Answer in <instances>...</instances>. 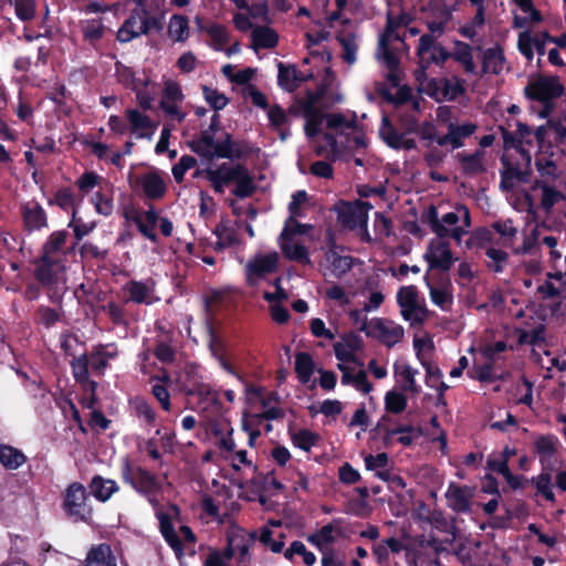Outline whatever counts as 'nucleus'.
Instances as JSON below:
<instances>
[{"label": "nucleus", "instance_id": "obj_1", "mask_svg": "<svg viewBox=\"0 0 566 566\" xmlns=\"http://www.w3.org/2000/svg\"><path fill=\"white\" fill-rule=\"evenodd\" d=\"M305 134L307 137H314L322 130L325 123L326 132L324 134L325 146H318L316 154L334 161L342 158L346 153L356 151L366 147V136L364 129L358 125L356 116L347 117L340 113L321 114L312 106L305 109Z\"/></svg>", "mask_w": 566, "mask_h": 566}, {"label": "nucleus", "instance_id": "obj_2", "mask_svg": "<svg viewBox=\"0 0 566 566\" xmlns=\"http://www.w3.org/2000/svg\"><path fill=\"white\" fill-rule=\"evenodd\" d=\"M504 144V154L501 158V188L513 190L518 184L525 181L528 175L532 155L528 148L522 146V140L513 137L507 129L501 128Z\"/></svg>", "mask_w": 566, "mask_h": 566}, {"label": "nucleus", "instance_id": "obj_3", "mask_svg": "<svg viewBox=\"0 0 566 566\" xmlns=\"http://www.w3.org/2000/svg\"><path fill=\"white\" fill-rule=\"evenodd\" d=\"M409 21L408 14H394L390 11L387 13L386 29L379 35L376 56L387 67L389 72L387 77L392 83L398 81L396 71L399 65V45L406 50L408 49L405 43V38L400 34V30L407 27Z\"/></svg>", "mask_w": 566, "mask_h": 566}, {"label": "nucleus", "instance_id": "obj_4", "mask_svg": "<svg viewBox=\"0 0 566 566\" xmlns=\"http://www.w3.org/2000/svg\"><path fill=\"white\" fill-rule=\"evenodd\" d=\"M205 175L218 193H223L224 188L230 184H235L232 192L239 198L250 197L256 189L253 177L241 164L223 163L216 167H208Z\"/></svg>", "mask_w": 566, "mask_h": 566}, {"label": "nucleus", "instance_id": "obj_5", "mask_svg": "<svg viewBox=\"0 0 566 566\" xmlns=\"http://www.w3.org/2000/svg\"><path fill=\"white\" fill-rule=\"evenodd\" d=\"M178 509L171 506L167 512L158 511L157 518L163 537L179 558L185 555V544L193 545L197 538L192 530L187 525L180 526L178 532L175 530L172 516L178 515Z\"/></svg>", "mask_w": 566, "mask_h": 566}, {"label": "nucleus", "instance_id": "obj_6", "mask_svg": "<svg viewBox=\"0 0 566 566\" xmlns=\"http://www.w3.org/2000/svg\"><path fill=\"white\" fill-rule=\"evenodd\" d=\"M397 303L402 318L412 327L422 325L432 314L415 285L400 287L397 292Z\"/></svg>", "mask_w": 566, "mask_h": 566}, {"label": "nucleus", "instance_id": "obj_7", "mask_svg": "<svg viewBox=\"0 0 566 566\" xmlns=\"http://www.w3.org/2000/svg\"><path fill=\"white\" fill-rule=\"evenodd\" d=\"M161 29L163 23L159 17L150 13L148 9L135 8L119 28L117 40L127 43L143 34H148L151 30L160 31Z\"/></svg>", "mask_w": 566, "mask_h": 566}, {"label": "nucleus", "instance_id": "obj_8", "mask_svg": "<svg viewBox=\"0 0 566 566\" xmlns=\"http://www.w3.org/2000/svg\"><path fill=\"white\" fill-rule=\"evenodd\" d=\"M423 219L436 237L444 239L452 238L458 243H461L462 238L465 234V228L459 227V213L451 211L439 217L438 209L434 206H430L426 210Z\"/></svg>", "mask_w": 566, "mask_h": 566}, {"label": "nucleus", "instance_id": "obj_9", "mask_svg": "<svg viewBox=\"0 0 566 566\" xmlns=\"http://www.w3.org/2000/svg\"><path fill=\"white\" fill-rule=\"evenodd\" d=\"M62 507L66 516L75 523L87 522L92 516L86 489L80 482H73L66 488Z\"/></svg>", "mask_w": 566, "mask_h": 566}, {"label": "nucleus", "instance_id": "obj_10", "mask_svg": "<svg viewBox=\"0 0 566 566\" xmlns=\"http://www.w3.org/2000/svg\"><path fill=\"white\" fill-rule=\"evenodd\" d=\"M495 234L500 237L501 244L509 245L515 239L517 229L513 226L512 220L495 221L489 228L475 230L468 240V244L476 247L493 244Z\"/></svg>", "mask_w": 566, "mask_h": 566}, {"label": "nucleus", "instance_id": "obj_11", "mask_svg": "<svg viewBox=\"0 0 566 566\" xmlns=\"http://www.w3.org/2000/svg\"><path fill=\"white\" fill-rule=\"evenodd\" d=\"M130 187L150 201L161 200L168 190L164 175L158 170H149L129 177Z\"/></svg>", "mask_w": 566, "mask_h": 566}, {"label": "nucleus", "instance_id": "obj_12", "mask_svg": "<svg viewBox=\"0 0 566 566\" xmlns=\"http://www.w3.org/2000/svg\"><path fill=\"white\" fill-rule=\"evenodd\" d=\"M184 99L180 84L174 80H165L159 106L169 120L177 123L185 120L187 112L182 107Z\"/></svg>", "mask_w": 566, "mask_h": 566}, {"label": "nucleus", "instance_id": "obj_13", "mask_svg": "<svg viewBox=\"0 0 566 566\" xmlns=\"http://www.w3.org/2000/svg\"><path fill=\"white\" fill-rule=\"evenodd\" d=\"M359 331L365 332L367 336L379 339L387 347L398 344L405 334L401 325L385 318H375L368 323L367 318L364 317Z\"/></svg>", "mask_w": 566, "mask_h": 566}, {"label": "nucleus", "instance_id": "obj_14", "mask_svg": "<svg viewBox=\"0 0 566 566\" xmlns=\"http://www.w3.org/2000/svg\"><path fill=\"white\" fill-rule=\"evenodd\" d=\"M437 40L430 36L419 38L416 54L421 73L426 72L432 64H444L451 57L446 48L438 43Z\"/></svg>", "mask_w": 566, "mask_h": 566}, {"label": "nucleus", "instance_id": "obj_15", "mask_svg": "<svg viewBox=\"0 0 566 566\" xmlns=\"http://www.w3.org/2000/svg\"><path fill=\"white\" fill-rule=\"evenodd\" d=\"M176 381L187 396L208 397L212 391L210 385L205 382L200 367L195 364H187L179 371Z\"/></svg>", "mask_w": 566, "mask_h": 566}, {"label": "nucleus", "instance_id": "obj_16", "mask_svg": "<svg viewBox=\"0 0 566 566\" xmlns=\"http://www.w3.org/2000/svg\"><path fill=\"white\" fill-rule=\"evenodd\" d=\"M423 258L428 262L430 269H437L440 271H449L458 260L450 249L449 241L439 237L429 241Z\"/></svg>", "mask_w": 566, "mask_h": 566}, {"label": "nucleus", "instance_id": "obj_17", "mask_svg": "<svg viewBox=\"0 0 566 566\" xmlns=\"http://www.w3.org/2000/svg\"><path fill=\"white\" fill-rule=\"evenodd\" d=\"M279 261L280 254L276 251L254 255L245 264L247 282L250 285L258 284L260 280L277 270Z\"/></svg>", "mask_w": 566, "mask_h": 566}, {"label": "nucleus", "instance_id": "obj_18", "mask_svg": "<svg viewBox=\"0 0 566 566\" xmlns=\"http://www.w3.org/2000/svg\"><path fill=\"white\" fill-rule=\"evenodd\" d=\"M524 91L527 97L543 103H548L549 101L562 96L564 87L557 77L538 76L532 80Z\"/></svg>", "mask_w": 566, "mask_h": 566}, {"label": "nucleus", "instance_id": "obj_19", "mask_svg": "<svg viewBox=\"0 0 566 566\" xmlns=\"http://www.w3.org/2000/svg\"><path fill=\"white\" fill-rule=\"evenodd\" d=\"M122 478L136 491L144 494H151L159 489V483L154 474L140 467L133 468L127 459L122 465Z\"/></svg>", "mask_w": 566, "mask_h": 566}, {"label": "nucleus", "instance_id": "obj_20", "mask_svg": "<svg viewBox=\"0 0 566 566\" xmlns=\"http://www.w3.org/2000/svg\"><path fill=\"white\" fill-rule=\"evenodd\" d=\"M65 270L63 261L39 259L35 263L34 277L42 285L57 289L66 282Z\"/></svg>", "mask_w": 566, "mask_h": 566}, {"label": "nucleus", "instance_id": "obj_21", "mask_svg": "<svg viewBox=\"0 0 566 566\" xmlns=\"http://www.w3.org/2000/svg\"><path fill=\"white\" fill-rule=\"evenodd\" d=\"M338 364H353L364 367V363L357 357V352L363 348V339L358 334L349 333L333 345Z\"/></svg>", "mask_w": 566, "mask_h": 566}, {"label": "nucleus", "instance_id": "obj_22", "mask_svg": "<svg viewBox=\"0 0 566 566\" xmlns=\"http://www.w3.org/2000/svg\"><path fill=\"white\" fill-rule=\"evenodd\" d=\"M125 217L136 223L138 231L146 239L154 243L158 241L155 229L159 221V214L153 203H149L146 210H132V213L126 211Z\"/></svg>", "mask_w": 566, "mask_h": 566}, {"label": "nucleus", "instance_id": "obj_23", "mask_svg": "<svg viewBox=\"0 0 566 566\" xmlns=\"http://www.w3.org/2000/svg\"><path fill=\"white\" fill-rule=\"evenodd\" d=\"M337 219L345 228L366 230L368 208L364 203H342L337 209Z\"/></svg>", "mask_w": 566, "mask_h": 566}, {"label": "nucleus", "instance_id": "obj_24", "mask_svg": "<svg viewBox=\"0 0 566 566\" xmlns=\"http://www.w3.org/2000/svg\"><path fill=\"white\" fill-rule=\"evenodd\" d=\"M337 369L342 373V385L352 386L363 394H369L373 390V384L368 380L364 367H357L353 364H337Z\"/></svg>", "mask_w": 566, "mask_h": 566}, {"label": "nucleus", "instance_id": "obj_25", "mask_svg": "<svg viewBox=\"0 0 566 566\" xmlns=\"http://www.w3.org/2000/svg\"><path fill=\"white\" fill-rule=\"evenodd\" d=\"M123 290L128 295L127 302L150 305L158 300L155 296V282L151 279L132 280L124 285Z\"/></svg>", "mask_w": 566, "mask_h": 566}, {"label": "nucleus", "instance_id": "obj_26", "mask_svg": "<svg viewBox=\"0 0 566 566\" xmlns=\"http://www.w3.org/2000/svg\"><path fill=\"white\" fill-rule=\"evenodd\" d=\"M558 447L559 440L553 434L539 436L534 440V449L543 470H554L555 455Z\"/></svg>", "mask_w": 566, "mask_h": 566}, {"label": "nucleus", "instance_id": "obj_27", "mask_svg": "<svg viewBox=\"0 0 566 566\" xmlns=\"http://www.w3.org/2000/svg\"><path fill=\"white\" fill-rule=\"evenodd\" d=\"M469 2L475 8V14L460 27L459 33L465 39L474 40L486 23L488 0H469Z\"/></svg>", "mask_w": 566, "mask_h": 566}, {"label": "nucleus", "instance_id": "obj_28", "mask_svg": "<svg viewBox=\"0 0 566 566\" xmlns=\"http://www.w3.org/2000/svg\"><path fill=\"white\" fill-rule=\"evenodd\" d=\"M533 189L541 191L539 205L546 212H551L555 205L565 199V182L549 184L546 181H535Z\"/></svg>", "mask_w": 566, "mask_h": 566}, {"label": "nucleus", "instance_id": "obj_29", "mask_svg": "<svg viewBox=\"0 0 566 566\" xmlns=\"http://www.w3.org/2000/svg\"><path fill=\"white\" fill-rule=\"evenodd\" d=\"M24 228L30 231H40L48 227V217L43 207L36 201H28L21 206Z\"/></svg>", "mask_w": 566, "mask_h": 566}, {"label": "nucleus", "instance_id": "obj_30", "mask_svg": "<svg viewBox=\"0 0 566 566\" xmlns=\"http://www.w3.org/2000/svg\"><path fill=\"white\" fill-rule=\"evenodd\" d=\"M214 132L207 129L192 143V150L207 159L221 158L220 151L224 148L226 138L221 142L214 139Z\"/></svg>", "mask_w": 566, "mask_h": 566}, {"label": "nucleus", "instance_id": "obj_31", "mask_svg": "<svg viewBox=\"0 0 566 566\" xmlns=\"http://www.w3.org/2000/svg\"><path fill=\"white\" fill-rule=\"evenodd\" d=\"M447 128L448 133L437 138V144L439 146L450 145L453 150L463 146V139L471 136L476 130V125L472 123L461 125L449 123Z\"/></svg>", "mask_w": 566, "mask_h": 566}, {"label": "nucleus", "instance_id": "obj_32", "mask_svg": "<svg viewBox=\"0 0 566 566\" xmlns=\"http://www.w3.org/2000/svg\"><path fill=\"white\" fill-rule=\"evenodd\" d=\"M67 235V232L64 230L52 232L43 244L40 259L65 262L67 254L65 249Z\"/></svg>", "mask_w": 566, "mask_h": 566}, {"label": "nucleus", "instance_id": "obj_33", "mask_svg": "<svg viewBox=\"0 0 566 566\" xmlns=\"http://www.w3.org/2000/svg\"><path fill=\"white\" fill-rule=\"evenodd\" d=\"M379 134L384 142L395 149H415L417 144L413 138H409L407 134L398 132L389 120L384 117Z\"/></svg>", "mask_w": 566, "mask_h": 566}, {"label": "nucleus", "instance_id": "obj_34", "mask_svg": "<svg viewBox=\"0 0 566 566\" xmlns=\"http://www.w3.org/2000/svg\"><path fill=\"white\" fill-rule=\"evenodd\" d=\"M472 496L473 492L469 486H460L455 483H451L446 493L449 506L458 513L470 511Z\"/></svg>", "mask_w": 566, "mask_h": 566}, {"label": "nucleus", "instance_id": "obj_35", "mask_svg": "<svg viewBox=\"0 0 566 566\" xmlns=\"http://www.w3.org/2000/svg\"><path fill=\"white\" fill-rule=\"evenodd\" d=\"M125 117L129 124V130L137 138L150 137L155 125L149 116L143 114L136 108H128L125 112Z\"/></svg>", "mask_w": 566, "mask_h": 566}, {"label": "nucleus", "instance_id": "obj_36", "mask_svg": "<svg viewBox=\"0 0 566 566\" xmlns=\"http://www.w3.org/2000/svg\"><path fill=\"white\" fill-rule=\"evenodd\" d=\"M506 69V59L500 45L482 51L483 73L499 75Z\"/></svg>", "mask_w": 566, "mask_h": 566}, {"label": "nucleus", "instance_id": "obj_37", "mask_svg": "<svg viewBox=\"0 0 566 566\" xmlns=\"http://www.w3.org/2000/svg\"><path fill=\"white\" fill-rule=\"evenodd\" d=\"M87 356L92 371L103 374L108 361L117 356V348L113 344L98 345L93 347Z\"/></svg>", "mask_w": 566, "mask_h": 566}, {"label": "nucleus", "instance_id": "obj_38", "mask_svg": "<svg viewBox=\"0 0 566 566\" xmlns=\"http://www.w3.org/2000/svg\"><path fill=\"white\" fill-rule=\"evenodd\" d=\"M83 566H117V563L111 546L103 543L90 548Z\"/></svg>", "mask_w": 566, "mask_h": 566}, {"label": "nucleus", "instance_id": "obj_39", "mask_svg": "<svg viewBox=\"0 0 566 566\" xmlns=\"http://www.w3.org/2000/svg\"><path fill=\"white\" fill-rule=\"evenodd\" d=\"M251 48L254 51L260 49H274L279 43L277 32L268 25H258L251 32Z\"/></svg>", "mask_w": 566, "mask_h": 566}, {"label": "nucleus", "instance_id": "obj_40", "mask_svg": "<svg viewBox=\"0 0 566 566\" xmlns=\"http://www.w3.org/2000/svg\"><path fill=\"white\" fill-rule=\"evenodd\" d=\"M279 245L286 259L302 264H311V259L306 247L295 242L292 238L280 235Z\"/></svg>", "mask_w": 566, "mask_h": 566}, {"label": "nucleus", "instance_id": "obj_41", "mask_svg": "<svg viewBox=\"0 0 566 566\" xmlns=\"http://www.w3.org/2000/svg\"><path fill=\"white\" fill-rule=\"evenodd\" d=\"M546 235L547 233L544 227H534L530 233L525 234L523 243L521 247L516 248L514 252L516 254H530L537 256L539 254V249L543 245L542 239Z\"/></svg>", "mask_w": 566, "mask_h": 566}, {"label": "nucleus", "instance_id": "obj_42", "mask_svg": "<svg viewBox=\"0 0 566 566\" xmlns=\"http://www.w3.org/2000/svg\"><path fill=\"white\" fill-rule=\"evenodd\" d=\"M268 118L282 140H286L291 136L289 114L280 105L275 104L269 107Z\"/></svg>", "mask_w": 566, "mask_h": 566}, {"label": "nucleus", "instance_id": "obj_43", "mask_svg": "<svg viewBox=\"0 0 566 566\" xmlns=\"http://www.w3.org/2000/svg\"><path fill=\"white\" fill-rule=\"evenodd\" d=\"M325 260L335 277H342L353 269L354 259L349 255H340L335 249L325 252Z\"/></svg>", "mask_w": 566, "mask_h": 566}, {"label": "nucleus", "instance_id": "obj_44", "mask_svg": "<svg viewBox=\"0 0 566 566\" xmlns=\"http://www.w3.org/2000/svg\"><path fill=\"white\" fill-rule=\"evenodd\" d=\"M339 521L324 525L317 533L308 536V542L315 545L318 549L331 548L329 545L335 542L336 533H340L338 527Z\"/></svg>", "mask_w": 566, "mask_h": 566}, {"label": "nucleus", "instance_id": "obj_45", "mask_svg": "<svg viewBox=\"0 0 566 566\" xmlns=\"http://www.w3.org/2000/svg\"><path fill=\"white\" fill-rule=\"evenodd\" d=\"M91 493L101 502L107 501L115 492L118 491V485L114 480L104 479L101 475H95L90 483Z\"/></svg>", "mask_w": 566, "mask_h": 566}, {"label": "nucleus", "instance_id": "obj_46", "mask_svg": "<svg viewBox=\"0 0 566 566\" xmlns=\"http://www.w3.org/2000/svg\"><path fill=\"white\" fill-rule=\"evenodd\" d=\"M277 82L279 85L285 91L293 92L297 88L300 82L304 77L298 73L297 69L293 65H284L279 63Z\"/></svg>", "mask_w": 566, "mask_h": 566}, {"label": "nucleus", "instance_id": "obj_47", "mask_svg": "<svg viewBox=\"0 0 566 566\" xmlns=\"http://www.w3.org/2000/svg\"><path fill=\"white\" fill-rule=\"evenodd\" d=\"M450 55L464 67L467 73H475L476 65L473 60V49L470 44L455 41L454 51Z\"/></svg>", "mask_w": 566, "mask_h": 566}, {"label": "nucleus", "instance_id": "obj_48", "mask_svg": "<svg viewBox=\"0 0 566 566\" xmlns=\"http://www.w3.org/2000/svg\"><path fill=\"white\" fill-rule=\"evenodd\" d=\"M429 286V294L432 303L439 306L441 310L447 311L453 303L452 286L450 283H442L439 285Z\"/></svg>", "mask_w": 566, "mask_h": 566}, {"label": "nucleus", "instance_id": "obj_49", "mask_svg": "<svg viewBox=\"0 0 566 566\" xmlns=\"http://www.w3.org/2000/svg\"><path fill=\"white\" fill-rule=\"evenodd\" d=\"M27 457L19 449L8 444H0V463L7 470H17L23 465Z\"/></svg>", "mask_w": 566, "mask_h": 566}, {"label": "nucleus", "instance_id": "obj_50", "mask_svg": "<svg viewBox=\"0 0 566 566\" xmlns=\"http://www.w3.org/2000/svg\"><path fill=\"white\" fill-rule=\"evenodd\" d=\"M535 165L539 175V179L536 181H546V185L563 182L560 172L553 160L544 157L537 158Z\"/></svg>", "mask_w": 566, "mask_h": 566}, {"label": "nucleus", "instance_id": "obj_51", "mask_svg": "<svg viewBox=\"0 0 566 566\" xmlns=\"http://www.w3.org/2000/svg\"><path fill=\"white\" fill-rule=\"evenodd\" d=\"M189 21L185 15L174 14L168 24V35L175 42H186L189 38Z\"/></svg>", "mask_w": 566, "mask_h": 566}, {"label": "nucleus", "instance_id": "obj_52", "mask_svg": "<svg viewBox=\"0 0 566 566\" xmlns=\"http://www.w3.org/2000/svg\"><path fill=\"white\" fill-rule=\"evenodd\" d=\"M92 203L97 213L108 217L114 210L113 190L112 188H101L92 197Z\"/></svg>", "mask_w": 566, "mask_h": 566}, {"label": "nucleus", "instance_id": "obj_53", "mask_svg": "<svg viewBox=\"0 0 566 566\" xmlns=\"http://www.w3.org/2000/svg\"><path fill=\"white\" fill-rule=\"evenodd\" d=\"M208 347L211 355L216 360H218L222 369L231 375H237L233 367L227 360L226 348L222 340L212 331H210Z\"/></svg>", "mask_w": 566, "mask_h": 566}, {"label": "nucleus", "instance_id": "obj_54", "mask_svg": "<svg viewBox=\"0 0 566 566\" xmlns=\"http://www.w3.org/2000/svg\"><path fill=\"white\" fill-rule=\"evenodd\" d=\"M211 39L212 48L217 51L223 50L224 45L229 42L230 35L227 28L219 23H210L201 27Z\"/></svg>", "mask_w": 566, "mask_h": 566}, {"label": "nucleus", "instance_id": "obj_55", "mask_svg": "<svg viewBox=\"0 0 566 566\" xmlns=\"http://www.w3.org/2000/svg\"><path fill=\"white\" fill-rule=\"evenodd\" d=\"M384 402L386 411L394 415L403 412L408 406V399L405 392L396 389L386 392Z\"/></svg>", "mask_w": 566, "mask_h": 566}, {"label": "nucleus", "instance_id": "obj_56", "mask_svg": "<svg viewBox=\"0 0 566 566\" xmlns=\"http://www.w3.org/2000/svg\"><path fill=\"white\" fill-rule=\"evenodd\" d=\"M295 371L302 384H307L314 371V361L308 353H297L295 356Z\"/></svg>", "mask_w": 566, "mask_h": 566}, {"label": "nucleus", "instance_id": "obj_57", "mask_svg": "<svg viewBox=\"0 0 566 566\" xmlns=\"http://www.w3.org/2000/svg\"><path fill=\"white\" fill-rule=\"evenodd\" d=\"M484 151L478 149L471 155H463L460 157L461 167L468 175H478L485 170L484 168Z\"/></svg>", "mask_w": 566, "mask_h": 566}, {"label": "nucleus", "instance_id": "obj_58", "mask_svg": "<svg viewBox=\"0 0 566 566\" xmlns=\"http://www.w3.org/2000/svg\"><path fill=\"white\" fill-rule=\"evenodd\" d=\"M251 153V148L247 144L233 142L230 134H226V145L221 149V158L241 159Z\"/></svg>", "mask_w": 566, "mask_h": 566}, {"label": "nucleus", "instance_id": "obj_59", "mask_svg": "<svg viewBox=\"0 0 566 566\" xmlns=\"http://www.w3.org/2000/svg\"><path fill=\"white\" fill-rule=\"evenodd\" d=\"M83 36L90 43L99 41L105 32V27L101 19H88L81 22Z\"/></svg>", "mask_w": 566, "mask_h": 566}, {"label": "nucleus", "instance_id": "obj_60", "mask_svg": "<svg viewBox=\"0 0 566 566\" xmlns=\"http://www.w3.org/2000/svg\"><path fill=\"white\" fill-rule=\"evenodd\" d=\"M418 370L409 365L401 366L399 376L401 378V391L410 392L413 396L419 395L421 388L416 381Z\"/></svg>", "mask_w": 566, "mask_h": 566}, {"label": "nucleus", "instance_id": "obj_61", "mask_svg": "<svg viewBox=\"0 0 566 566\" xmlns=\"http://www.w3.org/2000/svg\"><path fill=\"white\" fill-rule=\"evenodd\" d=\"M337 40L343 49V59L348 64H354L357 60V41L353 33H340L337 35Z\"/></svg>", "mask_w": 566, "mask_h": 566}, {"label": "nucleus", "instance_id": "obj_62", "mask_svg": "<svg viewBox=\"0 0 566 566\" xmlns=\"http://www.w3.org/2000/svg\"><path fill=\"white\" fill-rule=\"evenodd\" d=\"M14 7L17 18L22 22H29L34 19L36 13L35 0H8Z\"/></svg>", "mask_w": 566, "mask_h": 566}, {"label": "nucleus", "instance_id": "obj_63", "mask_svg": "<svg viewBox=\"0 0 566 566\" xmlns=\"http://www.w3.org/2000/svg\"><path fill=\"white\" fill-rule=\"evenodd\" d=\"M234 555L231 541L222 551H211L205 560V566H229L230 560Z\"/></svg>", "mask_w": 566, "mask_h": 566}, {"label": "nucleus", "instance_id": "obj_64", "mask_svg": "<svg viewBox=\"0 0 566 566\" xmlns=\"http://www.w3.org/2000/svg\"><path fill=\"white\" fill-rule=\"evenodd\" d=\"M482 248L485 249V254L490 259L489 268L494 272H502L507 263V253L502 249L493 248L492 244Z\"/></svg>", "mask_w": 566, "mask_h": 566}]
</instances>
